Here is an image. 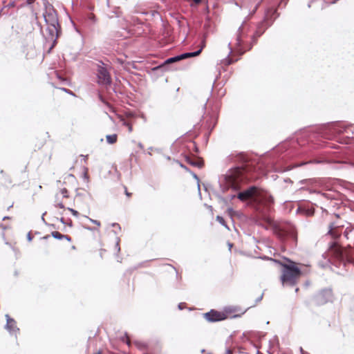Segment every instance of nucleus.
<instances>
[{
  "mask_svg": "<svg viewBox=\"0 0 354 354\" xmlns=\"http://www.w3.org/2000/svg\"><path fill=\"white\" fill-rule=\"evenodd\" d=\"M122 122V124L128 128V131L129 133L132 132L133 131V123L130 120H126L124 118L121 119Z\"/></svg>",
  "mask_w": 354,
  "mask_h": 354,
  "instance_id": "18",
  "label": "nucleus"
},
{
  "mask_svg": "<svg viewBox=\"0 0 354 354\" xmlns=\"http://www.w3.org/2000/svg\"><path fill=\"white\" fill-rule=\"evenodd\" d=\"M204 318L209 322H220L226 319L224 311H218L216 310H211L203 315Z\"/></svg>",
  "mask_w": 354,
  "mask_h": 354,
  "instance_id": "11",
  "label": "nucleus"
},
{
  "mask_svg": "<svg viewBox=\"0 0 354 354\" xmlns=\"http://www.w3.org/2000/svg\"><path fill=\"white\" fill-rule=\"evenodd\" d=\"M124 193H125V194L127 195V196L128 198H130V197L132 196V194H131V193H130V192H129V191H128V189H127V187H124Z\"/></svg>",
  "mask_w": 354,
  "mask_h": 354,
  "instance_id": "27",
  "label": "nucleus"
},
{
  "mask_svg": "<svg viewBox=\"0 0 354 354\" xmlns=\"http://www.w3.org/2000/svg\"><path fill=\"white\" fill-rule=\"evenodd\" d=\"M132 272L131 270H127L124 274V277H130L131 274Z\"/></svg>",
  "mask_w": 354,
  "mask_h": 354,
  "instance_id": "29",
  "label": "nucleus"
},
{
  "mask_svg": "<svg viewBox=\"0 0 354 354\" xmlns=\"http://www.w3.org/2000/svg\"><path fill=\"white\" fill-rule=\"evenodd\" d=\"M228 245H229V249L230 250L232 247V245H233V244L232 243H229Z\"/></svg>",
  "mask_w": 354,
  "mask_h": 354,
  "instance_id": "35",
  "label": "nucleus"
},
{
  "mask_svg": "<svg viewBox=\"0 0 354 354\" xmlns=\"http://www.w3.org/2000/svg\"><path fill=\"white\" fill-rule=\"evenodd\" d=\"M68 210L70 211L72 213V214L73 216H75V217L79 216V212L77 211H76L75 209H74L73 208H68Z\"/></svg>",
  "mask_w": 354,
  "mask_h": 354,
  "instance_id": "24",
  "label": "nucleus"
},
{
  "mask_svg": "<svg viewBox=\"0 0 354 354\" xmlns=\"http://www.w3.org/2000/svg\"><path fill=\"white\" fill-rule=\"evenodd\" d=\"M334 300V294L330 288H325L317 292L313 297V301L316 306H320L328 303H332Z\"/></svg>",
  "mask_w": 354,
  "mask_h": 354,
  "instance_id": "6",
  "label": "nucleus"
},
{
  "mask_svg": "<svg viewBox=\"0 0 354 354\" xmlns=\"http://www.w3.org/2000/svg\"><path fill=\"white\" fill-rule=\"evenodd\" d=\"M113 227H118V228H120V225H119L118 224H117V223H114V224H113Z\"/></svg>",
  "mask_w": 354,
  "mask_h": 354,
  "instance_id": "34",
  "label": "nucleus"
},
{
  "mask_svg": "<svg viewBox=\"0 0 354 354\" xmlns=\"http://www.w3.org/2000/svg\"><path fill=\"white\" fill-rule=\"evenodd\" d=\"M10 217H8V216H5V217H3V220H6V219H10Z\"/></svg>",
  "mask_w": 354,
  "mask_h": 354,
  "instance_id": "36",
  "label": "nucleus"
},
{
  "mask_svg": "<svg viewBox=\"0 0 354 354\" xmlns=\"http://www.w3.org/2000/svg\"><path fill=\"white\" fill-rule=\"evenodd\" d=\"M274 234L282 241L292 239L297 241V234L294 227L290 225L279 224L274 227Z\"/></svg>",
  "mask_w": 354,
  "mask_h": 354,
  "instance_id": "5",
  "label": "nucleus"
},
{
  "mask_svg": "<svg viewBox=\"0 0 354 354\" xmlns=\"http://www.w3.org/2000/svg\"><path fill=\"white\" fill-rule=\"evenodd\" d=\"M120 239L117 237L116 239V243H115V250L117 252H119L120 251Z\"/></svg>",
  "mask_w": 354,
  "mask_h": 354,
  "instance_id": "23",
  "label": "nucleus"
},
{
  "mask_svg": "<svg viewBox=\"0 0 354 354\" xmlns=\"http://www.w3.org/2000/svg\"><path fill=\"white\" fill-rule=\"evenodd\" d=\"M100 100L107 106L109 111L113 112V113L115 112V108L111 104H109L108 102L105 101L101 96H100Z\"/></svg>",
  "mask_w": 354,
  "mask_h": 354,
  "instance_id": "22",
  "label": "nucleus"
},
{
  "mask_svg": "<svg viewBox=\"0 0 354 354\" xmlns=\"http://www.w3.org/2000/svg\"><path fill=\"white\" fill-rule=\"evenodd\" d=\"M6 328L10 332H16L19 329L17 327V323L15 319L7 315Z\"/></svg>",
  "mask_w": 354,
  "mask_h": 354,
  "instance_id": "15",
  "label": "nucleus"
},
{
  "mask_svg": "<svg viewBox=\"0 0 354 354\" xmlns=\"http://www.w3.org/2000/svg\"><path fill=\"white\" fill-rule=\"evenodd\" d=\"M71 198L69 192L66 188H61L58 189L54 196L55 206L61 209L65 208V205Z\"/></svg>",
  "mask_w": 354,
  "mask_h": 354,
  "instance_id": "8",
  "label": "nucleus"
},
{
  "mask_svg": "<svg viewBox=\"0 0 354 354\" xmlns=\"http://www.w3.org/2000/svg\"><path fill=\"white\" fill-rule=\"evenodd\" d=\"M257 178L255 167L250 163H246L241 167L230 169L225 175V180L229 187L239 190L243 185L254 181Z\"/></svg>",
  "mask_w": 354,
  "mask_h": 354,
  "instance_id": "1",
  "label": "nucleus"
},
{
  "mask_svg": "<svg viewBox=\"0 0 354 354\" xmlns=\"http://www.w3.org/2000/svg\"><path fill=\"white\" fill-rule=\"evenodd\" d=\"M13 205H14V203H13V202L10 203H8V204L6 205V209H7L8 210H9L11 207H13Z\"/></svg>",
  "mask_w": 354,
  "mask_h": 354,
  "instance_id": "30",
  "label": "nucleus"
},
{
  "mask_svg": "<svg viewBox=\"0 0 354 354\" xmlns=\"http://www.w3.org/2000/svg\"><path fill=\"white\" fill-rule=\"evenodd\" d=\"M324 221L327 223L328 232L327 234L333 239H338L342 234V228L343 225L339 222V216L336 214H329L326 212L323 216Z\"/></svg>",
  "mask_w": 354,
  "mask_h": 354,
  "instance_id": "3",
  "label": "nucleus"
},
{
  "mask_svg": "<svg viewBox=\"0 0 354 354\" xmlns=\"http://www.w3.org/2000/svg\"><path fill=\"white\" fill-rule=\"evenodd\" d=\"M0 227L3 228V229H4V230H6V229L8 228V227L5 226V225H3V224H1V225H0Z\"/></svg>",
  "mask_w": 354,
  "mask_h": 354,
  "instance_id": "31",
  "label": "nucleus"
},
{
  "mask_svg": "<svg viewBox=\"0 0 354 354\" xmlns=\"http://www.w3.org/2000/svg\"><path fill=\"white\" fill-rule=\"evenodd\" d=\"M332 128H333V131L337 133H343L344 131H346V127H344V129H342L340 127V124H339V123L333 124Z\"/></svg>",
  "mask_w": 354,
  "mask_h": 354,
  "instance_id": "20",
  "label": "nucleus"
},
{
  "mask_svg": "<svg viewBox=\"0 0 354 354\" xmlns=\"http://www.w3.org/2000/svg\"><path fill=\"white\" fill-rule=\"evenodd\" d=\"M187 161L192 165L196 166L201 167L203 165V161L198 160L196 161H192V159L189 157L187 158Z\"/></svg>",
  "mask_w": 354,
  "mask_h": 354,
  "instance_id": "19",
  "label": "nucleus"
},
{
  "mask_svg": "<svg viewBox=\"0 0 354 354\" xmlns=\"http://www.w3.org/2000/svg\"><path fill=\"white\" fill-rule=\"evenodd\" d=\"M91 222L95 224L97 227H100L101 225L100 222L97 220L90 219Z\"/></svg>",
  "mask_w": 354,
  "mask_h": 354,
  "instance_id": "28",
  "label": "nucleus"
},
{
  "mask_svg": "<svg viewBox=\"0 0 354 354\" xmlns=\"http://www.w3.org/2000/svg\"><path fill=\"white\" fill-rule=\"evenodd\" d=\"M301 354H309L308 353L304 351L302 348H301Z\"/></svg>",
  "mask_w": 354,
  "mask_h": 354,
  "instance_id": "32",
  "label": "nucleus"
},
{
  "mask_svg": "<svg viewBox=\"0 0 354 354\" xmlns=\"http://www.w3.org/2000/svg\"><path fill=\"white\" fill-rule=\"evenodd\" d=\"M226 319L229 317H237L244 314L245 310H242L238 306H227L223 309Z\"/></svg>",
  "mask_w": 354,
  "mask_h": 354,
  "instance_id": "13",
  "label": "nucleus"
},
{
  "mask_svg": "<svg viewBox=\"0 0 354 354\" xmlns=\"http://www.w3.org/2000/svg\"><path fill=\"white\" fill-rule=\"evenodd\" d=\"M51 234H52V236L55 239H66L68 241H72V239H71V236H69L68 235L62 234H61L60 232H59L57 231L52 232Z\"/></svg>",
  "mask_w": 354,
  "mask_h": 354,
  "instance_id": "16",
  "label": "nucleus"
},
{
  "mask_svg": "<svg viewBox=\"0 0 354 354\" xmlns=\"http://www.w3.org/2000/svg\"><path fill=\"white\" fill-rule=\"evenodd\" d=\"M106 140L107 143L110 145H113L117 142L118 141V135L114 133L111 135H107L106 136Z\"/></svg>",
  "mask_w": 354,
  "mask_h": 354,
  "instance_id": "17",
  "label": "nucleus"
},
{
  "mask_svg": "<svg viewBox=\"0 0 354 354\" xmlns=\"http://www.w3.org/2000/svg\"><path fill=\"white\" fill-rule=\"evenodd\" d=\"M35 1V0H27L28 4H31Z\"/></svg>",
  "mask_w": 354,
  "mask_h": 354,
  "instance_id": "33",
  "label": "nucleus"
},
{
  "mask_svg": "<svg viewBox=\"0 0 354 354\" xmlns=\"http://www.w3.org/2000/svg\"><path fill=\"white\" fill-rule=\"evenodd\" d=\"M59 89L66 92V93H68L72 95H74V93H73V91H71V90L69 89H67V88H59Z\"/></svg>",
  "mask_w": 354,
  "mask_h": 354,
  "instance_id": "26",
  "label": "nucleus"
},
{
  "mask_svg": "<svg viewBox=\"0 0 354 354\" xmlns=\"http://www.w3.org/2000/svg\"><path fill=\"white\" fill-rule=\"evenodd\" d=\"M328 253L330 257L343 263L344 265H346V263L354 265V260L349 254L348 251L345 248H342L337 242H332L330 244Z\"/></svg>",
  "mask_w": 354,
  "mask_h": 354,
  "instance_id": "4",
  "label": "nucleus"
},
{
  "mask_svg": "<svg viewBox=\"0 0 354 354\" xmlns=\"http://www.w3.org/2000/svg\"><path fill=\"white\" fill-rule=\"evenodd\" d=\"M246 32H247V28L242 25L239 29V31H238V35H237V45L239 46H241L242 43L243 42V39L245 37V35H246Z\"/></svg>",
  "mask_w": 354,
  "mask_h": 354,
  "instance_id": "14",
  "label": "nucleus"
},
{
  "mask_svg": "<svg viewBox=\"0 0 354 354\" xmlns=\"http://www.w3.org/2000/svg\"><path fill=\"white\" fill-rule=\"evenodd\" d=\"M90 199L88 194L77 193L74 198V205L81 210H88Z\"/></svg>",
  "mask_w": 354,
  "mask_h": 354,
  "instance_id": "10",
  "label": "nucleus"
},
{
  "mask_svg": "<svg viewBox=\"0 0 354 354\" xmlns=\"http://www.w3.org/2000/svg\"><path fill=\"white\" fill-rule=\"evenodd\" d=\"M98 82L109 85L111 83V77L109 71L104 67L100 66L97 71Z\"/></svg>",
  "mask_w": 354,
  "mask_h": 354,
  "instance_id": "12",
  "label": "nucleus"
},
{
  "mask_svg": "<svg viewBox=\"0 0 354 354\" xmlns=\"http://www.w3.org/2000/svg\"><path fill=\"white\" fill-rule=\"evenodd\" d=\"M299 288H297L295 289V292H297L299 291Z\"/></svg>",
  "mask_w": 354,
  "mask_h": 354,
  "instance_id": "37",
  "label": "nucleus"
},
{
  "mask_svg": "<svg viewBox=\"0 0 354 354\" xmlns=\"http://www.w3.org/2000/svg\"><path fill=\"white\" fill-rule=\"evenodd\" d=\"M354 232L353 226L352 227H346L344 232V236L346 239H349L351 234Z\"/></svg>",
  "mask_w": 354,
  "mask_h": 354,
  "instance_id": "21",
  "label": "nucleus"
},
{
  "mask_svg": "<svg viewBox=\"0 0 354 354\" xmlns=\"http://www.w3.org/2000/svg\"><path fill=\"white\" fill-rule=\"evenodd\" d=\"M127 343L129 345V344H130V340H129V339H128V340H127Z\"/></svg>",
  "mask_w": 354,
  "mask_h": 354,
  "instance_id": "38",
  "label": "nucleus"
},
{
  "mask_svg": "<svg viewBox=\"0 0 354 354\" xmlns=\"http://www.w3.org/2000/svg\"><path fill=\"white\" fill-rule=\"evenodd\" d=\"M204 46H205V41H203V45L198 50H197L196 52H193V53H183L182 55H180L176 56V57H170V58L166 59L165 61V62L162 65L159 66L158 68L165 67L166 65L179 62L184 59L198 56V55L201 54L202 49Z\"/></svg>",
  "mask_w": 354,
  "mask_h": 354,
  "instance_id": "9",
  "label": "nucleus"
},
{
  "mask_svg": "<svg viewBox=\"0 0 354 354\" xmlns=\"http://www.w3.org/2000/svg\"><path fill=\"white\" fill-rule=\"evenodd\" d=\"M281 266L280 281L283 286H295L301 275V271L295 262L280 263Z\"/></svg>",
  "mask_w": 354,
  "mask_h": 354,
  "instance_id": "2",
  "label": "nucleus"
},
{
  "mask_svg": "<svg viewBox=\"0 0 354 354\" xmlns=\"http://www.w3.org/2000/svg\"><path fill=\"white\" fill-rule=\"evenodd\" d=\"M95 354H102V353L100 351H98L97 353H96Z\"/></svg>",
  "mask_w": 354,
  "mask_h": 354,
  "instance_id": "39",
  "label": "nucleus"
},
{
  "mask_svg": "<svg viewBox=\"0 0 354 354\" xmlns=\"http://www.w3.org/2000/svg\"><path fill=\"white\" fill-rule=\"evenodd\" d=\"M261 195V189L256 186H252L247 189L238 193L236 197L243 202L248 200L257 201Z\"/></svg>",
  "mask_w": 354,
  "mask_h": 354,
  "instance_id": "7",
  "label": "nucleus"
},
{
  "mask_svg": "<svg viewBox=\"0 0 354 354\" xmlns=\"http://www.w3.org/2000/svg\"><path fill=\"white\" fill-rule=\"evenodd\" d=\"M217 221L223 225H225V220L222 216H218L216 217Z\"/></svg>",
  "mask_w": 354,
  "mask_h": 354,
  "instance_id": "25",
  "label": "nucleus"
}]
</instances>
